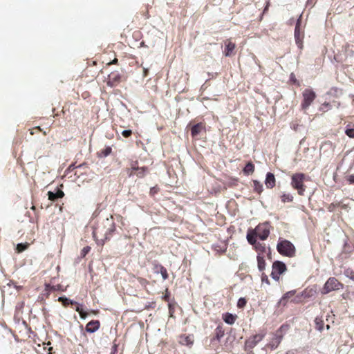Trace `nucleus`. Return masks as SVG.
Returning a JSON list of instances; mask_svg holds the SVG:
<instances>
[{"mask_svg":"<svg viewBox=\"0 0 354 354\" xmlns=\"http://www.w3.org/2000/svg\"><path fill=\"white\" fill-rule=\"evenodd\" d=\"M141 44V46H145V44H144V42H143V41H142V42H141V44Z\"/></svg>","mask_w":354,"mask_h":354,"instance_id":"56","label":"nucleus"},{"mask_svg":"<svg viewBox=\"0 0 354 354\" xmlns=\"http://www.w3.org/2000/svg\"><path fill=\"white\" fill-rule=\"evenodd\" d=\"M143 15L145 17L146 19H149L150 17L149 10H148V6L146 7L145 11L143 12Z\"/></svg>","mask_w":354,"mask_h":354,"instance_id":"45","label":"nucleus"},{"mask_svg":"<svg viewBox=\"0 0 354 354\" xmlns=\"http://www.w3.org/2000/svg\"><path fill=\"white\" fill-rule=\"evenodd\" d=\"M35 131H35V130H33V129H32L31 130V131H30V134H31V135L35 134V133H36Z\"/></svg>","mask_w":354,"mask_h":354,"instance_id":"54","label":"nucleus"},{"mask_svg":"<svg viewBox=\"0 0 354 354\" xmlns=\"http://www.w3.org/2000/svg\"><path fill=\"white\" fill-rule=\"evenodd\" d=\"M83 165H80L78 166H75V164H71L68 167V171H73L75 168H77V167H82Z\"/></svg>","mask_w":354,"mask_h":354,"instance_id":"42","label":"nucleus"},{"mask_svg":"<svg viewBox=\"0 0 354 354\" xmlns=\"http://www.w3.org/2000/svg\"><path fill=\"white\" fill-rule=\"evenodd\" d=\"M91 247L90 246H86L84 247L80 252V256L82 258H84L86 255L90 252Z\"/></svg>","mask_w":354,"mask_h":354,"instance_id":"34","label":"nucleus"},{"mask_svg":"<svg viewBox=\"0 0 354 354\" xmlns=\"http://www.w3.org/2000/svg\"><path fill=\"white\" fill-rule=\"evenodd\" d=\"M206 131V127L205 122H199L193 125L191 128V136L193 138L196 137L201 133Z\"/></svg>","mask_w":354,"mask_h":354,"instance_id":"14","label":"nucleus"},{"mask_svg":"<svg viewBox=\"0 0 354 354\" xmlns=\"http://www.w3.org/2000/svg\"><path fill=\"white\" fill-rule=\"evenodd\" d=\"M33 130H35L37 132L41 131V132H43L44 135H46V131H43L42 129L39 127H36L33 128Z\"/></svg>","mask_w":354,"mask_h":354,"instance_id":"47","label":"nucleus"},{"mask_svg":"<svg viewBox=\"0 0 354 354\" xmlns=\"http://www.w3.org/2000/svg\"><path fill=\"white\" fill-rule=\"evenodd\" d=\"M127 172L129 177L136 175L138 178H142L149 172L147 167H139L137 160L132 161L130 163V167L127 169Z\"/></svg>","mask_w":354,"mask_h":354,"instance_id":"3","label":"nucleus"},{"mask_svg":"<svg viewBox=\"0 0 354 354\" xmlns=\"http://www.w3.org/2000/svg\"><path fill=\"white\" fill-rule=\"evenodd\" d=\"M301 23V17H300L297 21V24H296L295 28L294 36H295L296 44L297 45V46L299 48L301 49L303 48V40L304 38V33L303 31L301 30V28H300Z\"/></svg>","mask_w":354,"mask_h":354,"instance_id":"11","label":"nucleus"},{"mask_svg":"<svg viewBox=\"0 0 354 354\" xmlns=\"http://www.w3.org/2000/svg\"><path fill=\"white\" fill-rule=\"evenodd\" d=\"M315 323L317 325L316 328L320 331L322 330L324 328V322L322 321H319L317 319H316Z\"/></svg>","mask_w":354,"mask_h":354,"instance_id":"39","label":"nucleus"},{"mask_svg":"<svg viewBox=\"0 0 354 354\" xmlns=\"http://www.w3.org/2000/svg\"><path fill=\"white\" fill-rule=\"evenodd\" d=\"M106 223L109 227L104 232V240L106 241L110 239L115 230V226L113 222H110L109 219H106Z\"/></svg>","mask_w":354,"mask_h":354,"instance_id":"19","label":"nucleus"},{"mask_svg":"<svg viewBox=\"0 0 354 354\" xmlns=\"http://www.w3.org/2000/svg\"><path fill=\"white\" fill-rule=\"evenodd\" d=\"M265 184L268 189H272L275 186L276 179L274 175L272 173L268 172L266 174Z\"/></svg>","mask_w":354,"mask_h":354,"instance_id":"18","label":"nucleus"},{"mask_svg":"<svg viewBox=\"0 0 354 354\" xmlns=\"http://www.w3.org/2000/svg\"><path fill=\"white\" fill-rule=\"evenodd\" d=\"M225 48L223 50V55L225 57H232L234 55V50L236 48L235 43L232 42L231 39L225 40Z\"/></svg>","mask_w":354,"mask_h":354,"instance_id":"13","label":"nucleus"},{"mask_svg":"<svg viewBox=\"0 0 354 354\" xmlns=\"http://www.w3.org/2000/svg\"><path fill=\"white\" fill-rule=\"evenodd\" d=\"M345 133L349 138H354V124H348L346 127Z\"/></svg>","mask_w":354,"mask_h":354,"instance_id":"27","label":"nucleus"},{"mask_svg":"<svg viewBox=\"0 0 354 354\" xmlns=\"http://www.w3.org/2000/svg\"><path fill=\"white\" fill-rule=\"evenodd\" d=\"M162 299L164 301L167 302L169 301V294L168 292V289L166 290V294L162 297Z\"/></svg>","mask_w":354,"mask_h":354,"instance_id":"43","label":"nucleus"},{"mask_svg":"<svg viewBox=\"0 0 354 354\" xmlns=\"http://www.w3.org/2000/svg\"><path fill=\"white\" fill-rule=\"evenodd\" d=\"M224 322L228 324H233L236 319V316L231 313H226L223 315Z\"/></svg>","mask_w":354,"mask_h":354,"instance_id":"22","label":"nucleus"},{"mask_svg":"<svg viewBox=\"0 0 354 354\" xmlns=\"http://www.w3.org/2000/svg\"><path fill=\"white\" fill-rule=\"evenodd\" d=\"M52 350H53V348H52V347H50V348H48V354H53Z\"/></svg>","mask_w":354,"mask_h":354,"instance_id":"53","label":"nucleus"},{"mask_svg":"<svg viewBox=\"0 0 354 354\" xmlns=\"http://www.w3.org/2000/svg\"><path fill=\"white\" fill-rule=\"evenodd\" d=\"M243 171L245 175L253 174L254 171V165L252 162H248L243 168Z\"/></svg>","mask_w":354,"mask_h":354,"instance_id":"23","label":"nucleus"},{"mask_svg":"<svg viewBox=\"0 0 354 354\" xmlns=\"http://www.w3.org/2000/svg\"><path fill=\"white\" fill-rule=\"evenodd\" d=\"M261 278L262 283H265L267 285L270 284V280L268 279V276L264 272H262Z\"/></svg>","mask_w":354,"mask_h":354,"instance_id":"38","label":"nucleus"},{"mask_svg":"<svg viewBox=\"0 0 354 354\" xmlns=\"http://www.w3.org/2000/svg\"><path fill=\"white\" fill-rule=\"evenodd\" d=\"M344 285L335 277H330L325 283L322 288V294H328L333 290L342 289Z\"/></svg>","mask_w":354,"mask_h":354,"instance_id":"5","label":"nucleus"},{"mask_svg":"<svg viewBox=\"0 0 354 354\" xmlns=\"http://www.w3.org/2000/svg\"><path fill=\"white\" fill-rule=\"evenodd\" d=\"M160 189L158 186H154L150 189L149 194L151 196H154L158 192Z\"/></svg>","mask_w":354,"mask_h":354,"instance_id":"36","label":"nucleus"},{"mask_svg":"<svg viewBox=\"0 0 354 354\" xmlns=\"http://www.w3.org/2000/svg\"><path fill=\"white\" fill-rule=\"evenodd\" d=\"M100 327V322L98 320H92L90 321L85 327V330L86 332L89 333H93L97 331Z\"/></svg>","mask_w":354,"mask_h":354,"instance_id":"17","label":"nucleus"},{"mask_svg":"<svg viewBox=\"0 0 354 354\" xmlns=\"http://www.w3.org/2000/svg\"><path fill=\"white\" fill-rule=\"evenodd\" d=\"M295 294V290H292V291H289V292H286L281 299L280 302L285 304V303L288 301V299L289 298L292 297V296H294Z\"/></svg>","mask_w":354,"mask_h":354,"instance_id":"29","label":"nucleus"},{"mask_svg":"<svg viewBox=\"0 0 354 354\" xmlns=\"http://www.w3.org/2000/svg\"><path fill=\"white\" fill-rule=\"evenodd\" d=\"M60 288H61L60 285L51 286L50 284H46L45 290L47 292L58 291V290H60Z\"/></svg>","mask_w":354,"mask_h":354,"instance_id":"30","label":"nucleus"},{"mask_svg":"<svg viewBox=\"0 0 354 354\" xmlns=\"http://www.w3.org/2000/svg\"><path fill=\"white\" fill-rule=\"evenodd\" d=\"M118 59L117 58H115L113 61L109 62L107 64L108 65H111V64H118Z\"/></svg>","mask_w":354,"mask_h":354,"instance_id":"48","label":"nucleus"},{"mask_svg":"<svg viewBox=\"0 0 354 354\" xmlns=\"http://www.w3.org/2000/svg\"><path fill=\"white\" fill-rule=\"evenodd\" d=\"M148 75V69L144 68V76L146 77Z\"/></svg>","mask_w":354,"mask_h":354,"instance_id":"50","label":"nucleus"},{"mask_svg":"<svg viewBox=\"0 0 354 354\" xmlns=\"http://www.w3.org/2000/svg\"><path fill=\"white\" fill-rule=\"evenodd\" d=\"M48 196L50 201H55L58 198H63L64 196V193L63 191L60 189H57V191L55 193L49 191L48 192Z\"/></svg>","mask_w":354,"mask_h":354,"instance_id":"20","label":"nucleus"},{"mask_svg":"<svg viewBox=\"0 0 354 354\" xmlns=\"http://www.w3.org/2000/svg\"><path fill=\"white\" fill-rule=\"evenodd\" d=\"M287 270L286 264L279 261H276L272 263L271 277L275 281H279L280 275L283 274Z\"/></svg>","mask_w":354,"mask_h":354,"instance_id":"6","label":"nucleus"},{"mask_svg":"<svg viewBox=\"0 0 354 354\" xmlns=\"http://www.w3.org/2000/svg\"><path fill=\"white\" fill-rule=\"evenodd\" d=\"M30 246L29 243H19L17 245L15 250L17 253H21L24 252V250H27L28 247Z\"/></svg>","mask_w":354,"mask_h":354,"instance_id":"28","label":"nucleus"},{"mask_svg":"<svg viewBox=\"0 0 354 354\" xmlns=\"http://www.w3.org/2000/svg\"><path fill=\"white\" fill-rule=\"evenodd\" d=\"M103 232V230L102 228L101 227V226H97L94 230H93V236L95 238H98L99 236V234L102 233Z\"/></svg>","mask_w":354,"mask_h":354,"instance_id":"35","label":"nucleus"},{"mask_svg":"<svg viewBox=\"0 0 354 354\" xmlns=\"http://www.w3.org/2000/svg\"><path fill=\"white\" fill-rule=\"evenodd\" d=\"M303 100L301 104L302 109H307L316 97L315 93L310 88L305 89L302 93Z\"/></svg>","mask_w":354,"mask_h":354,"instance_id":"8","label":"nucleus"},{"mask_svg":"<svg viewBox=\"0 0 354 354\" xmlns=\"http://www.w3.org/2000/svg\"><path fill=\"white\" fill-rule=\"evenodd\" d=\"M224 335L225 332L223 328L221 326H217L214 330V336L212 339V342L217 341L219 342Z\"/></svg>","mask_w":354,"mask_h":354,"instance_id":"21","label":"nucleus"},{"mask_svg":"<svg viewBox=\"0 0 354 354\" xmlns=\"http://www.w3.org/2000/svg\"><path fill=\"white\" fill-rule=\"evenodd\" d=\"M270 225L268 223H260L254 230V234H256L260 239L263 241L266 240L270 234Z\"/></svg>","mask_w":354,"mask_h":354,"instance_id":"10","label":"nucleus"},{"mask_svg":"<svg viewBox=\"0 0 354 354\" xmlns=\"http://www.w3.org/2000/svg\"><path fill=\"white\" fill-rule=\"evenodd\" d=\"M246 303H247V300L243 298V297H241L240 298L239 300H238V302H237V307L239 308H243L246 305Z\"/></svg>","mask_w":354,"mask_h":354,"instance_id":"33","label":"nucleus"},{"mask_svg":"<svg viewBox=\"0 0 354 354\" xmlns=\"http://www.w3.org/2000/svg\"><path fill=\"white\" fill-rule=\"evenodd\" d=\"M277 251L282 255L288 257H293L295 255L296 250L294 245L288 240H283L278 243Z\"/></svg>","mask_w":354,"mask_h":354,"instance_id":"2","label":"nucleus"},{"mask_svg":"<svg viewBox=\"0 0 354 354\" xmlns=\"http://www.w3.org/2000/svg\"><path fill=\"white\" fill-rule=\"evenodd\" d=\"M91 313H92L93 315H97L99 313V310H91Z\"/></svg>","mask_w":354,"mask_h":354,"instance_id":"49","label":"nucleus"},{"mask_svg":"<svg viewBox=\"0 0 354 354\" xmlns=\"http://www.w3.org/2000/svg\"><path fill=\"white\" fill-rule=\"evenodd\" d=\"M350 184H354V175H350L348 178Z\"/></svg>","mask_w":354,"mask_h":354,"instance_id":"46","label":"nucleus"},{"mask_svg":"<svg viewBox=\"0 0 354 354\" xmlns=\"http://www.w3.org/2000/svg\"><path fill=\"white\" fill-rule=\"evenodd\" d=\"M194 342V335H181L179 337V343L181 345L187 346L191 348Z\"/></svg>","mask_w":354,"mask_h":354,"instance_id":"15","label":"nucleus"},{"mask_svg":"<svg viewBox=\"0 0 354 354\" xmlns=\"http://www.w3.org/2000/svg\"><path fill=\"white\" fill-rule=\"evenodd\" d=\"M339 204L330 203L328 207V209L330 212H333L335 209V208Z\"/></svg>","mask_w":354,"mask_h":354,"instance_id":"41","label":"nucleus"},{"mask_svg":"<svg viewBox=\"0 0 354 354\" xmlns=\"http://www.w3.org/2000/svg\"><path fill=\"white\" fill-rule=\"evenodd\" d=\"M58 301L59 302H62V304H63V306H64L65 307H66L67 306H68L69 304H75L76 305V308H75V310L79 313L80 317L82 319H86L88 315V313L87 312H85L82 308V304H80L79 303H77V301H73V300H70L69 299L65 297H59L58 298Z\"/></svg>","mask_w":354,"mask_h":354,"instance_id":"9","label":"nucleus"},{"mask_svg":"<svg viewBox=\"0 0 354 354\" xmlns=\"http://www.w3.org/2000/svg\"><path fill=\"white\" fill-rule=\"evenodd\" d=\"M257 264L259 271L263 272L266 268V261L264 257L259 254L257 256Z\"/></svg>","mask_w":354,"mask_h":354,"instance_id":"24","label":"nucleus"},{"mask_svg":"<svg viewBox=\"0 0 354 354\" xmlns=\"http://www.w3.org/2000/svg\"><path fill=\"white\" fill-rule=\"evenodd\" d=\"M264 337L263 334H256L250 336L245 340V350L249 351L247 354H254L251 350L256 346V345L261 342Z\"/></svg>","mask_w":354,"mask_h":354,"instance_id":"7","label":"nucleus"},{"mask_svg":"<svg viewBox=\"0 0 354 354\" xmlns=\"http://www.w3.org/2000/svg\"><path fill=\"white\" fill-rule=\"evenodd\" d=\"M289 329V326L287 324H283L280 328L275 332L274 337L268 344L267 346L272 350L277 348L280 344L283 334Z\"/></svg>","mask_w":354,"mask_h":354,"instance_id":"4","label":"nucleus"},{"mask_svg":"<svg viewBox=\"0 0 354 354\" xmlns=\"http://www.w3.org/2000/svg\"><path fill=\"white\" fill-rule=\"evenodd\" d=\"M306 175L303 173H295L291 176V185L297 191L300 196L304 195L306 185L304 182L306 180Z\"/></svg>","mask_w":354,"mask_h":354,"instance_id":"1","label":"nucleus"},{"mask_svg":"<svg viewBox=\"0 0 354 354\" xmlns=\"http://www.w3.org/2000/svg\"><path fill=\"white\" fill-rule=\"evenodd\" d=\"M122 75L118 71H113L108 75L107 85L111 87L117 86L121 82Z\"/></svg>","mask_w":354,"mask_h":354,"instance_id":"12","label":"nucleus"},{"mask_svg":"<svg viewBox=\"0 0 354 354\" xmlns=\"http://www.w3.org/2000/svg\"><path fill=\"white\" fill-rule=\"evenodd\" d=\"M111 151V148H107L106 149L105 155H108Z\"/></svg>","mask_w":354,"mask_h":354,"instance_id":"51","label":"nucleus"},{"mask_svg":"<svg viewBox=\"0 0 354 354\" xmlns=\"http://www.w3.org/2000/svg\"><path fill=\"white\" fill-rule=\"evenodd\" d=\"M153 270L154 273L161 274L163 280H166L169 278V274L167 273V269L163 266L158 263H153Z\"/></svg>","mask_w":354,"mask_h":354,"instance_id":"16","label":"nucleus"},{"mask_svg":"<svg viewBox=\"0 0 354 354\" xmlns=\"http://www.w3.org/2000/svg\"><path fill=\"white\" fill-rule=\"evenodd\" d=\"M351 97H352V104H353V105L354 106V95H353L351 96Z\"/></svg>","mask_w":354,"mask_h":354,"instance_id":"55","label":"nucleus"},{"mask_svg":"<svg viewBox=\"0 0 354 354\" xmlns=\"http://www.w3.org/2000/svg\"><path fill=\"white\" fill-rule=\"evenodd\" d=\"M257 237H258V236L254 234V230L248 232L247 234V240L251 245H254L256 243Z\"/></svg>","mask_w":354,"mask_h":354,"instance_id":"26","label":"nucleus"},{"mask_svg":"<svg viewBox=\"0 0 354 354\" xmlns=\"http://www.w3.org/2000/svg\"><path fill=\"white\" fill-rule=\"evenodd\" d=\"M285 354H296L295 351L290 350L288 351Z\"/></svg>","mask_w":354,"mask_h":354,"instance_id":"52","label":"nucleus"},{"mask_svg":"<svg viewBox=\"0 0 354 354\" xmlns=\"http://www.w3.org/2000/svg\"><path fill=\"white\" fill-rule=\"evenodd\" d=\"M137 280L139 282L140 285L142 287H143L144 288H147V286L149 283V281H147L146 279H144L142 277H138Z\"/></svg>","mask_w":354,"mask_h":354,"instance_id":"32","label":"nucleus"},{"mask_svg":"<svg viewBox=\"0 0 354 354\" xmlns=\"http://www.w3.org/2000/svg\"><path fill=\"white\" fill-rule=\"evenodd\" d=\"M122 135L124 137V138H129L130 136H131L132 135V131L131 130H124L122 132Z\"/></svg>","mask_w":354,"mask_h":354,"instance_id":"40","label":"nucleus"},{"mask_svg":"<svg viewBox=\"0 0 354 354\" xmlns=\"http://www.w3.org/2000/svg\"><path fill=\"white\" fill-rule=\"evenodd\" d=\"M252 183L254 192L259 194H261L263 191V185L257 180H254Z\"/></svg>","mask_w":354,"mask_h":354,"instance_id":"25","label":"nucleus"},{"mask_svg":"<svg viewBox=\"0 0 354 354\" xmlns=\"http://www.w3.org/2000/svg\"><path fill=\"white\" fill-rule=\"evenodd\" d=\"M281 200L283 203L286 202H291L293 200V196L290 194H283L281 196Z\"/></svg>","mask_w":354,"mask_h":354,"instance_id":"31","label":"nucleus"},{"mask_svg":"<svg viewBox=\"0 0 354 354\" xmlns=\"http://www.w3.org/2000/svg\"><path fill=\"white\" fill-rule=\"evenodd\" d=\"M344 274L346 277L354 281V272L353 270L347 269L344 271Z\"/></svg>","mask_w":354,"mask_h":354,"instance_id":"37","label":"nucleus"},{"mask_svg":"<svg viewBox=\"0 0 354 354\" xmlns=\"http://www.w3.org/2000/svg\"><path fill=\"white\" fill-rule=\"evenodd\" d=\"M324 108H326V109H330L331 106H330V103H328V102H324V103H323V104H322V109H324Z\"/></svg>","mask_w":354,"mask_h":354,"instance_id":"44","label":"nucleus"}]
</instances>
